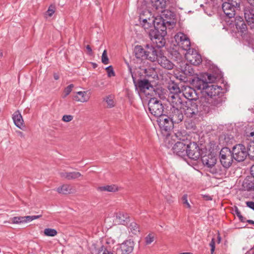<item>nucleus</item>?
Returning <instances> with one entry per match:
<instances>
[{
	"label": "nucleus",
	"mask_w": 254,
	"mask_h": 254,
	"mask_svg": "<svg viewBox=\"0 0 254 254\" xmlns=\"http://www.w3.org/2000/svg\"><path fill=\"white\" fill-rule=\"evenodd\" d=\"M86 48L88 51L89 54L91 55L92 54V50L91 47L88 45L86 46Z\"/></svg>",
	"instance_id": "56"
},
{
	"label": "nucleus",
	"mask_w": 254,
	"mask_h": 254,
	"mask_svg": "<svg viewBox=\"0 0 254 254\" xmlns=\"http://www.w3.org/2000/svg\"><path fill=\"white\" fill-rule=\"evenodd\" d=\"M73 87V84H70L67 86L64 89V92L65 93V95L64 97H65L67 96L71 91L72 88Z\"/></svg>",
	"instance_id": "48"
},
{
	"label": "nucleus",
	"mask_w": 254,
	"mask_h": 254,
	"mask_svg": "<svg viewBox=\"0 0 254 254\" xmlns=\"http://www.w3.org/2000/svg\"><path fill=\"white\" fill-rule=\"evenodd\" d=\"M73 119V117L72 115H65L63 116L62 120L65 122H69L72 121Z\"/></svg>",
	"instance_id": "49"
},
{
	"label": "nucleus",
	"mask_w": 254,
	"mask_h": 254,
	"mask_svg": "<svg viewBox=\"0 0 254 254\" xmlns=\"http://www.w3.org/2000/svg\"><path fill=\"white\" fill-rule=\"evenodd\" d=\"M249 5L246 6L245 8H254V0H246Z\"/></svg>",
	"instance_id": "50"
},
{
	"label": "nucleus",
	"mask_w": 254,
	"mask_h": 254,
	"mask_svg": "<svg viewBox=\"0 0 254 254\" xmlns=\"http://www.w3.org/2000/svg\"><path fill=\"white\" fill-rule=\"evenodd\" d=\"M168 88L171 93L169 99L170 102L172 101L173 97L174 96L175 97L176 95L178 96L179 98H181L179 94V93H181V90L177 84L174 83L170 84Z\"/></svg>",
	"instance_id": "26"
},
{
	"label": "nucleus",
	"mask_w": 254,
	"mask_h": 254,
	"mask_svg": "<svg viewBox=\"0 0 254 254\" xmlns=\"http://www.w3.org/2000/svg\"><path fill=\"white\" fill-rule=\"evenodd\" d=\"M146 245H149L154 240V234H149L145 238Z\"/></svg>",
	"instance_id": "42"
},
{
	"label": "nucleus",
	"mask_w": 254,
	"mask_h": 254,
	"mask_svg": "<svg viewBox=\"0 0 254 254\" xmlns=\"http://www.w3.org/2000/svg\"><path fill=\"white\" fill-rule=\"evenodd\" d=\"M244 188L248 191L254 190V178L246 179L243 183Z\"/></svg>",
	"instance_id": "31"
},
{
	"label": "nucleus",
	"mask_w": 254,
	"mask_h": 254,
	"mask_svg": "<svg viewBox=\"0 0 254 254\" xmlns=\"http://www.w3.org/2000/svg\"><path fill=\"white\" fill-rule=\"evenodd\" d=\"M180 254H192L190 253H181Z\"/></svg>",
	"instance_id": "63"
},
{
	"label": "nucleus",
	"mask_w": 254,
	"mask_h": 254,
	"mask_svg": "<svg viewBox=\"0 0 254 254\" xmlns=\"http://www.w3.org/2000/svg\"><path fill=\"white\" fill-rule=\"evenodd\" d=\"M247 206L254 210V201H247L246 202Z\"/></svg>",
	"instance_id": "52"
},
{
	"label": "nucleus",
	"mask_w": 254,
	"mask_h": 254,
	"mask_svg": "<svg viewBox=\"0 0 254 254\" xmlns=\"http://www.w3.org/2000/svg\"><path fill=\"white\" fill-rule=\"evenodd\" d=\"M245 135L248 137V140H250L251 142H254V131L247 130Z\"/></svg>",
	"instance_id": "41"
},
{
	"label": "nucleus",
	"mask_w": 254,
	"mask_h": 254,
	"mask_svg": "<svg viewBox=\"0 0 254 254\" xmlns=\"http://www.w3.org/2000/svg\"><path fill=\"white\" fill-rule=\"evenodd\" d=\"M42 217L41 215H33V216H16L12 218L11 223L12 224H19L23 223H27L31 222L36 219H38Z\"/></svg>",
	"instance_id": "16"
},
{
	"label": "nucleus",
	"mask_w": 254,
	"mask_h": 254,
	"mask_svg": "<svg viewBox=\"0 0 254 254\" xmlns=\"http://www.w3.org/2000/svg\"><path fill=\"white\" fill-rule=\"evenodd\" d=\"M128 69L129 70V72L131 73V75L132 78L133 79V82H134V83H135V78L133 76V73L131 71V67L130 66H128Z\"/></svg>",
	"instance_id": "57"
},
{
	"label": "nucleus",
	"mask_w": 254,
	"mask_h": 254,
	"mask_svg": "<svg viewBox=\"0 0 254 254\" xmlns=\"http://www.w3.org/2000/svg\"><path fill=\"white\" fill-rule=\"evenodd\" d=\"M145 46L143 48L142 46H135L134 49V53L137 59H145Z\"/></svg>",
	"instance_id": "29"
},
{
	"label": "nucleus",
	"mask_w": 254,
	"mask_h": 254,
	"mask_svg": "<svg viewBox=\"0 0 254 254\" xmlns=\"http://www.w3.org/2000/svg\"><path fill=\"white\" fill-rule=\"evenodd\" d=\"M210 77H211V76H210V75L208 76V78L209 80L210 81H212V80H211V79L210 78Z\"/></svg>",
	"instance_id": "64"
},
{
	"label": "nucleus",
	"mask_w": 254,
	"mask_h": 254,
	"mask_svg": "<svg viewBox=\"0 0 254 254\" xmlns=\"http://www.w3.org/2000/svg\"><path fill=\"white\" fill-rule=\"evenodd\" d=\"M150 2L153 8L158 10L159 12L162 13L163 15H165L166 0H150Z\"/></svg>",
	"instance_id": "20"
},
{
	"label": "nucleus",
	"mask_w": 254,
	"mask_h": 254,
	"mask_svg": "<svg viewBox=\"0 0 254 254\" xmlns=\"http://www.w3.org/2000/svg\"><path fill=\"white\" fill-rule=\"evenodd\" d=\"M106 70L108 73V76L109 77L115 76V72L113 70V67L111 65H110L106 67Z\"/></svg>",
	"instance_id": "46"
},
{
	"label": "nucleus",
	"mask_w": 254,
	"mask_h": 254,
	"mask_svg": "<svg viewBox=\"0 0 254 254\" xmlns=\"http://www.w3.org/2000/svg\"><path fill=\"white\" fill-rule=\"evenodd\" d=\"M187 60L191 64L194 65H197L202 62L201 57L195 50H190L187 51L185 55Z\"/></svg>",
	"instance_id": "15"
},
{
	"label": "nucleus",
	"mask_w": 254,
	"mask_h": 254,
	"mask_svg": "<svg viewBox=\"0 0 254 254\" xmlns=\"http://www.w3.org/2000/svg\"><path fill=\"white\" fill-rule=\"evenodd\" d=\"M235 25L238 31L243 34L246 33L247 31V26L244 22L242 17L236 16L235 18Z\"/></svg>",
	"instance_id": "21"
},
{
	"label": "nucleus",
	"mask_w": 254,
	"mask_h": 254,
	"mask_svg": "<svg viewBox=\"0 0 254 254\" xmlns=\"http://www.w3.org/2000/svg\"><path fill=\"white\" fill-rule=\"evenodd\" d=\"M201 161L203 164L209 169L208 171L210 173L216 175L221 172V167L216 166V158L211 154L202 156Z\"/></svg>",
	"instance_id": "5"
},
{
	"label": "nucleus",
	"mask_w": 254,
	"mask_h": 254,
	"mask_svg": "<svg viewBox=\"0 0 254 254\" xmlns=\"http://www.w3.org/2000/svg\"><path fill=\"white\" fill-rule=\"evenodd\" d=\"M54 77L55 79H56V80H58L59 78V75L57 74H55Z\"/></svg>",
	"instance_id": "61"
},
{
	"label": "nucleus",
	"mask_w": 254,
	"mask_h": 254,
	"mask_svg": "<svg viewBox=\"0 0 254 254\" xmlns=\"http://www.w3.org/2000/svg\"><path fill=\"white\" fill-rule=\"evenodd\" d=\"M151 18L155 17L151 16L150 12H149L148 10L143 11L139 15V22L140 23L143 22V19H146L148 21V18L151 19Z\"/></svg>",
	"instance_id": "35"
},
{
	"label": "nucleus",
	"mask_w": 254,
	"mask_h": 254,
	"mask_svg": "<svg viewBox=\"0 0 254 254\" xmlns=\"http://www.w3.org/2000/svg\"><path fill=\"white\" fill-rule=\"evenodd\" d=\"M234 159L238 162H242L245 160L248 156L247 149L242 144H238L233 147L232 151Z\"/></svg>",
	"instance_id": "10"
},
{
	"label": "nucleus",
	"mask_w": 254,
	"mask_h": 254,
	"mask_svg": "<svg viewBox=\"0 0 254 254\" xmlns=\"http://www.w3.org/2000/svg\"><path fill=\"white\" fill-rule=\"evenodd\" d=\"M209 245L211 247V253L213 254L215 250V241L214 239H212Z\"/></svg>",
	"instance_id": "51"
},
{
	"label": "nucleus",
	"mask_w": 254,
	"mask_h": 254,
	"mask_svg": "<svg viewBox=\"0 0 254 254\" xmlns=\"http://www.w3.org/2000/svg\"><path fill=\"white\" fill-rule=\"evenodd\" d=\"M60 175L62 178H64L65 179H66L67 176V172H60Z\"/></svg>",
	"instance_id": "54"
},
{
	"label": "nucleus",
	"mask_w": 254,
	"mask_h": 254,
	"mask_svg": "<svg viewBox=\"0 0 254 254\" xmlns=\"http://www.w3.org/2000/svg\"><path fill=\"white\" fill-rule=\"evenodd\" d=\"M174 39L177 44L183 50L188 51L190 47V42L187 35L183 33L179 32L175 35Z\"/></svg>",
	"instance_id": "12"
},
{
	"label": "nucleus",
	"mask_w": 254,
	"mask_h": 254,
	"mask_svg": "<svg viewBox=\"0 0 254 254\" xmlns=\"http://www.w3.org/2000/svg\"><path fill=\"white\" fill-rule=\"evenodd\" d=\"M16 133L19 136H20L21 138H24L25 135L22 131L18 130L16 131Z\"/></svg>",
	"instance_id": "55"
},
{
	"label": "nucleus",
	"mask_w": 254,
	"mask_h": 254,
	"mask_svg": "<svg viewBox=\"0 0 254 254\" xmlns=\"http://www.w3.org/2000/svg\"><path fill=\"white\" fill-rule=\"evenodd\" d=\"M57 233V231L54 229L46 228L44 230V234L47 236L54 237Z\"/></svg>",
	"instance_id": "40"
},
{
	"label": "nucleus",
	"mask_w": 254,
	"mask_h": 254,
	"mask_svg": "<svg viewBox=\"0 0 254 254\" xmlns=\"http://www.w3.org/2000/svg\"><path fill=\"white\" fill-rule=\"evenodd\" d=\"M145 59H147L151 62H154L158 58L157 51L152 45L148 44L145 45Z\"/></svg>",
	"instance_id": "17"
},
{
	"label": "nucleus",
	"mask_w": 254,
	"mask_h": 254,
	"mask_svg": "<svg viewBox=\"0 0 254 254\" xmlns=\"http://www.w3.org/2000/svg\"><path fill=\"white\" fill-rule=\"evenodd\" d=\"M134 243L131 240H127L121 245L118 252H121L124 254H128L131 253L133 250Z\"/></svg>",
	"instance_id": "19"
},
{
	"label": "nucleus",
	"mask_w": 254,
	"mask_h": 254,
	"mask_svg": "<svg viewBox=\"0 0 254 254\" xmlns=\"http://www.w3.org/2000/svg\"><path fill=\"white\" fill-rule=\"evenodd\" d=\"M56 190L58 193L63 194H68L75 192V190L73 187L68 184H64L58 187L57 188Z\"/></svg>",
	"instance_id": "23"
},
{
	"label": "nucleus",
	"mask_w": 254,
	"mask_h": 254,
	"mask_svg": "<svg viewBox=\"0 0 254 254\" xmlns=\"http://www.w3.org/2000/svg\"><path fill=\"white\" fill-rule=\"evenodd\" d=\"M170 25L169 21H165L162 18H151L143 19V22L140 23L141 27L144 29L151 40L156 45V46L161 48L165 46L166 40L165 36L167 34V27L166 24Z\"/></svg>",
	"instance_id": "1"
},
{
	"label": "nucleus",
	"mask_w": 254,
	"mask_h": 254,
	"mask_svg": "<svg viewBox=\"0 0 254 254\" xmlns=\"http://www.w3.org/2000/svg\"><path fill=\"white\" fill-rule=\"evenodd\" d=\"M157 61L160 65L164 68L171 69L173 68L174 64L165 56L158 57Z\"/></svg>",
	"instance_id": "24"
},
{
	"label": "nucleus",
	"mask_w": 254,
	"mask_h": 254,
	"mask_svg": "<svg viewBox=\"0 0 254 254\" xmlns=\"http://www.w3.org/2000/svg\"><path fill=\"white\" fill-rule=\"evenodd\" d=\"M233 156L232 151L228 147H223L219 153V159L221 165L225 168H229L232 164Z\"/></svg>",
	"instance_id": "7"
},
{
	"label": "nucleus",
	"mask_w": 254,
	"mask_h": 254,
	"mask_svg": "<svg viewBox=\"0 0 254 254\" xmlns=\"http://www.w3.org/2000/svg\"><path fill=\"white\" fill-rule=\"evenodd\" d=\"M132 234L136 235L140 231L139 225L135 222L130 223L128 227Z\"/></svg>",
	"instance_id": "37"
},
{
	"label": "nucleus",
	"mask_w": 254,
	"mask_h": 254,
	"mask_svg": "<svg viewBox=\"0 0 254 254\" xmlns=\"http://www.w3.org/2000/svg\"><path fill=\"white\" fill-rule=\"evenodd\" d=\"M182 70L187 76H191L195 74V71L193 69L192 65L186 64L184 67L182 68Z\"/></svg>",
	"instance_id": "32"
},
{
	"label": "nucleus",
	"mask_w": 254,
	"mask_h": 254,
	"mask_svg": "<svg viewBox=\"0 0 254 254\" xmlns=\"http://www.w3.org/2000/svg\"><path fill=\"white\" fill-rule=\"evenodd\" d=\"M148 110L151 115L154 117L160 118L163 114L164 111V106L161 101L157 98H151L148 103Z\"/></svg>",
	"instance_id": "6"
},
{
	"label": "nucleus",
	"mask_w": 254,
	"mask_h": 254,
	"mask_svg": "<svg viewBox=\"0 0 254 254\" xmlns=\"http://www.w3.org/2000/svg\"><path fill=\"white\" fill-rule=\"evenodd\" d=\"M251 174L254 178V165L251 168Z\"/></svg>",
	"instance_id": "59"
},
{
	"label": "nucleus",
	"mask_w": 254,
	"mask_h": 254,
	"mask_svg": "<svg viewBox=\"0 0 254 254\" xmlns=\"http://www.w3.org/2000/svg\"><path fill=\"white\" fill-rule=\"evenodd\" d=\"M170 104L171 108L168 113L169 119H171L173 122H175V124L181 122L184 119L182 108L184 106L182 98L177 95L175 97L174 96Z\"/></svg>",
	"instance_id": "2"
},
{
	"label": "nucleus",
	"mask_w": 254,
	"mask_h": 254,
	"mask_svg": "<svg viewBox=\"0 0 254 254\" xmlns=\"http://www.w3.org/2000/svg\"><path fill=\"white\" fill-rule=\"evenodd\" d=\"M138 87L140 90H144L149 89L152 86L148 80L144 79L138 81Z\"/></svg>",
	"instance_id": "33"
},
{
	"label": "nucleus",
	"mask_w": 254,
	"mask_h": 254,
	"mask_svg": "<svg viewBox=\"0 0 254 254\" xmlns=\"http://www.w3.org/2000/svg\"><path fill=\"white\" fill-rule=\"evenodd\" d=\"M223 12L229 18L233 17L236 14V9H239L241 0H221Z\"/></svg>",
	"instance_id": "4"
},
{
	"label": "nucleus",
	"mask_w": 254,
	"mask_h": 254,
	"mask_svg": "<svg viewBox=\"0 0 254 254\" xmlns=\"http://www.w3.org/2000/svg\"><path fill=\"white\" fill-rule=\"evenodd\" d=\"M187 198H188V195L187 194H184L183 197H182V200H183V204L186 206L187 207V208H190V203H189L188 201V199H187Z\"/></svg>",
	"instance_id": "47"
},
{
	"label": "nucleus",
	"mask_w": 254,
	"mask_h": 254,
	"mask_svg": "<svg viewBox=\"0 0 254 254\" xmlns=\"http://www.w3.org/2000/svg\"><path fill=\"white\" fill-rule=\"evenodd\" d=\"M73 99L77 102H86L89 99V96L87 95V93L85 91H79L76 93Z\"/></svg>",
	"instance_id": "30"
},
{
	"label": "nucleus",
	"mask_w": 254,
	"mask_h": 254,
	"mask_svg": "<svg viewBox=\"0 0 254 254\" xmlns=\"http://www.w3.org/2000/svg\"><path fill=\"white\" fill-rule=\"evenodd\" d=\"M55 6L53 5H51L47 11H46V14L49 17H51L55 12Z\"/></svg>",
	"instance_id": "44"
},
{
	"label": "nucleus",
	"mask_w": 254,
	"mask_h": 254,
	"mask_svg": "<svg viewBox=\"0 0 254 254\" xmlns=\"http://www.w3.org/2000/svg\"><path fill=\"white\" fill-rule=\"evenodd\" d=\"M222 90V89L221 87L209 83L207 86L205 88V90H204V92L201 96H205L206 98H208V97H213L217 95H221L223 93Z\"/></svg>",
	"instance_id": "13"
},
{
	"label": "nucleus",
	"mask_w": 254,
	"mask_h": 254,
	"mask_svg": "<svg viewBox=\"0 0 254 254\" xmlns=\"http://www.w3.org/2000/svg\"><path fill=\"white\" fill-rule=\"evenodd\" d=\"M239 218L240 220L242 222H245L247 221L246 218L244 217L242 215H241Z\"/></svg>",
	"instance_id": "58"
},
{
	"label": "nucleus",
	"mask_w": 254,
	"mask_h": 254,
	"mask_svg": "<svg viewBox=\"0 0 254 254\" xmlns=\"http://www.w3.org/2000/svg\"><path fill=\"white\" fill-rule=\"evenodd\" d=\"M182 92L184 96L189 101H195L197 99L195 90L190 86H184Z\"/></svg>",
	"instance_id": "18"
},
{
	"label": "nucleus",
	"mask_w": 254,
	"mask_h": 254,
	"mask_svg": "<svg viewBox=\"0 0 254 254\" xmlns=\"http://www.w3.org/2000/svg\"><path fill=\"white\" fill-rule=\"evenodd\" d=\"M244 16L248 24L253 27L254 26V8H245Z\"/></svg>",
	"instance_id": "22"
},
{
	"label": "nucleus",
	"mask_w": 254,
	"mask_h": 254,
	"mask_svg": "<svg viewBox=\"0 0 254 254\" xmlns=\"http://www.w3.org/2000/svg\"><path fill=\"white\" fill-rule=\"evenodd\" d=\"M189 142V140L184 139L177 141L172 147L173 153L183 158L186 157Z\"/></svg>",
	"instance_id": "9"
},
{
	"label": "nucleus",
	"mask_w": 254,
	"mask_h": 254,
	"mask_svg": "<svg viewBox=\"0 0 254 254\" xmlns=\"http://www.w3.org/2000/svg\"><path fill=\"white\" fill-rule=\"evenodd\" d=\"M199 100L201 106H203V109L208 111L210 107L220 106L225 102V97L223 93L222 95H217L213 97H208V98H206L205 96H201Z\"/></svg>",
	"instance_id": "3"
},
{
	"label": "nucleus",
	"mask_w": 254,
	"mask_h": 254,
	"mask_svg": "<svg viewBox=\"0 0 254 254\" xmlns=\"http://www.w3.org/2000/svg\"><path fill=\"white\" fill-rule=\"evenodd\" d=\"M81 176V174L78 172H67L66 179L72 180L75 179Z\"/></svg>",
	"instance_id": "39"
},
{
	"label": "nucleus",
	"mask_w": 254,
	"mask_h": 254,
	"mask_svg": "<svg viewBox=\"0 0 254 254\" xmlns=\"http://www.w3.org/2000/svg\"><path fill=\"white\" fill-rule=\"evenodd\" d=\"M104 101L107 103L108 108H111L115 106V102L112 96L109 95L107 96L104 99Z\"/></svg>",
	"instance_id": "38"
},
{
	"label": "nucleus",
	"mask_w": 254,
	"mask_h": 254,
	"mask_svg": "<svg viewBox=\"0 0 254 254\" xmlns=\"http://www.w3.org/2000/svg\"><path fill=\"white\" fill-rule=\"evenodd\" d=\"M116 221L119 224L126 225L129 222V216L126 213L119 212L116 214Z\"/></svg>",
	"instance_id": "25"
},
{
	"label": "nucleus",
	"mask_w": 254,
	"mask_h": 254,
	"mask_svg": "<svg viewBox=\"0 0 254 254\" xmlns=\"http://www.w3.org/2000/svg\"><path fill=\"white\" fill-rule=\"evenodd\" d=\"M98 254H113V253H111L104 246H102L98 250Z\"/></svg>",
	"instance_id": "45"
},
{
	"label": "nucleus",
	"mask_w": 254,
	"mask_h": 254,
	"mask_svg": "<svg viewBox=\"0 0 254 254\" xmlns=\"http://www.w3.org/2000/svg\"><path fill=\"white\" fill-rule=\"evenodd\" d=\"M193 83L195 87L198 90H201L202 94H203L205 88L207 86L209 83L200 78H196L193 80Z\"/></svg>",
	"instance_id": "28"
},
{
	"label": "nucleus",
	"mask_w": 254,
	"mask_h": 254,
	"mask_svg": "<svg viewBox=\"0 0 254 254\" xmlns=\"http://www.w3.org/2000/svg\"><path fill=\"white\" fill-rule=\"evenodd\" d=\"M101 60L102 62L105 64H109V60L107 56V51L106 50L103 52Z\"/></svg>",
	"instance_id": "43"
},
{
	"label": "nucleus",
	"mask_w": 254,
	"mask_h": 254,
	"mask_svg": "<svg viewBox=\"0 0 254 254\" xmlns=\"http://www.w3.org/2000/svg\"><path fill=\"white\" fill-rule=\"evenodd\" d=\"M12 119L15 126L18 128L22 129V127H23L24 121L22 117L18 110L14 113Z\"/></svg>",
	"instance_id": "27"
},
{
	"label": "nucleus",
	"mask_w": 254,
	"mask_h": 254,
	"mask_svg": "<svg viewBox=\"0 0 254 254\" xmlns=\"http://www.w3.org/2000/svg\"><path fill=\"white\" fill-rule=\"evenodd\" d=\"M207 200H211L212 198L210 196H206Z\"/></svg>",
	"instance_id": "62"
},
{
	"label": "nucleus",
	"mask_w": 254,
	"mask_h": 254,
	"mask_svg": "<svg viewBox=\"0 0 254 254\" xmlns=\"http://www.w3.org/2000/svg\"><path fill=\"white\" fill-rule=\"evenodd\" d=\"M234 211H235V214L237 215V216L238 217H240V216L241 215H242L241 212L240 211V210H239V209L237 207H235Z\"/></svg>",
	"instance_id": "53"
},
{
	"label": "nucleus",
	"mask_w": 254,
	"mask_h": 254,
	"mask_svg": "<svg viewBox=\"0 0 254 254\" xmlns=\"http://www.w3.org/2000/svg\"><path fill=\"white\" fill-rule=\"evenodd\" d=\"M200 156V149L196 142H189L186 157L194 160H197Z\"/></svg>",
	"instance_id": "14"
},
{
	"label": "nucleus",
	"mask_w": 254,
	"mask_h": 254,
	"mask_svg": "<svg viewBox=\"0 0 254 254\" xmlns=\"http://www.w3.org/2000/svg\"><path fill=\"white\" fill-rule=\"evenodd\" d=\"M248 223L251 224H254V221L252 220H247V221Z\"/></svg>",
	"instance_id": "60"
},
{
	"label": "nucleus",
	"mask_w": 254,
	"mask_h": 254,
	"mask_svg": "<svg viewBox=\"0 0 254 254\" xmlns=\"http://www.w3.org/2000/svg\"><path fill=\"white\" fill-rule=\"evenodd\" d=\"M157 122L162 133H166L165 135L167 136L173 129L174 124H175V122H173L172 120L169 119L168 116L166 115L157 118Z\"/></svg>",
	"instance_id": "8"
},
{
	"label": "nucleus",
	"mask_w": 254,
	"mask_h": 254,
	"mask_svg": "<svg viewBox=\"0 0 254 254\" xmlns=\"http://www.w3.org/2000/svg\"><path fill=\"white\" fill-rule=\"evenodd\" d=\"M98 190L101 191H107L109 192H115L118 190L117 187L115 185L100 187L98 188Z\"/></svg>",
	"instance_id": "34"
},
{
	"label": "nucleus",
	"mask_w": 254,
	"mask_h": 254,
	"mask_svg": "<svg viewBox=\"0 0 254 254\" xmlns=\"http://www.w3.org/2000/svg\"><path fill=\"white\" fill-rule=\"evenodd\" d=\"M184 106L182 108L184 114L188 118L194 117L198 113V106L195 101H189L184 102Z\"/></svg>",
	"instance_id": "11"
},
{
	"label": "nucleus",
	"mask_w": 254,
	"mask_h": 254,
	"mask_svg": "<svg viewBox=\"0 0 254 254\" xmlns=\"http://www.w3.org/2000/svg\"><path fill=\"white\" fill-rule=\"evenodd\" d=\"M247 152L251 160H254V142H251L248 146Z\"/></svg>",
	"instance_id": "36"
}]
</instances>
